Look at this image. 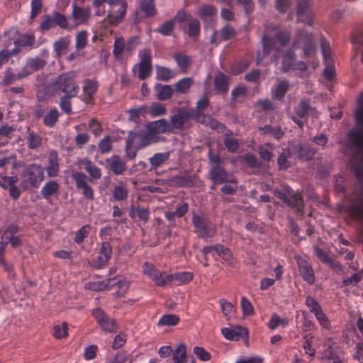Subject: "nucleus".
<instances>
[{"mask_svg":"<svg viewBox=\"0 0 363 363\" xmlns=\"http://www.w3.org/2000/svg\"><path fill=\"white\" fill-rule=\"evenodd\" d=\"M274 192L288 206L303 213V199L299 192L294 191L290 186H286L283 190L275 189Z\"/></svg>","mask_w":363,"mask_h":363,"instance_id":"3","label":"nucleus"},{"mask_svg":"<svg viewBox=\"0 0 363 363\" xmlns=\"http://www.w3.org/2000/svg\"><path fill=\"white\" fill-rule=\"evenodd\" d=\"M222 312L223 315L228 320L231 318L235 313V307L234 306L227 300L222 298L219 301Z\"/></svg>","mask_w":363,"mask_h":363,"instance_id":"51","label":"nucleus"},{"mask_svg":"<svg viewBox=\"0 0 363 363\" xmlns=\"http://www.w3.org/2000/svg\"><path fill=\"white\" fill-rule=\"evenodd\" d=\"M175 72L170 68L163 66L156 67V77L158 80L168 82L175 77Z\"/></svg>","mask_w":363,"mask_h":363,"instance_id":"39","label":"nucleus"},{"mask_svg":"<svg viewBox=\"0 0 363 363\" xmlns=\"http://www.w3.org/2000/svg\"><path fill=\"white\" fill-rule=\"evenodd\" d=\"M258 130L262 134L271 135L277 140L281 138L284 134L281 127L271 125H265L262 127H259Z\"/></svg>","mask_w":363,"mask_h":363,"instance_id":"38","label":"nucleus"},{"mask_svg":"<svg viewBox=\"0 0 363 363\" xmlns=\"http://www.w3.org/2000/svg\"><path fill=\"white\" fill-rule=\"evenodd\" d=\"M59 116V111L54 108L44 116L43 123L46 126L52 127L58 121Z\"/></svg>","mask_w":363,"mask_h":363,"instance_id":"49","label":"nucleus"},{"mask_svg":"<svg viewBox=\"0 0 363 363\" xmlns=\"http://www.w3.org/2000/svg\"><path fill=\"white\" fill-rule=\"evenodd\" d=\"M179 322V318L174 314L162 315L157 323L158 326H174Z\"/></svg>","mask_w":363,"mask_h":363,"instance_id":"48","label":"nucleus"},{"mask_svg":"<svg viewBox=\"0 0 363 363\" xmlns=\"http://www.w3.org/2000/svg\"><path fill=\"white\" fill-rule=\"evenodd\" d=\"M154 89L156 93V97L160 101L169 99L173 95L174 90L171 85L157 84Z\"/></svg>","mask_w":363,"mask_h":363,"instance_id":"28","label":"nucleus"},{"mask_svg":"<svg viewBox=\"0 0 363 363\" xmlns=\"http://www.w3.org/2000/svg\"><path fill=\"white\" fill-rule=\"evenodd\" d=\"M147 129L152 134H155V135L161 133H171L169 122L165 119H160L150 122L147 125Z\"/></svg>","mask_w":363,"mask_h":363,"instance_id":"23","label":"nucleus"},{"mask_svg":"<svg viewBox=\"0 0 363 363\" xmlns=\"http://www.w3.org/2000/svg\"><path fill=\"white\" fill-rule=\"evenodd\" d=\"M106 167L116 175H121L126 170V163L118 155H113L106 160Z\"/></svg>","mask_w":363,"mask_h":363,"instance_id":"20","label":"nucleus"},{"mask_svg":"<svg viewBox=\"0 0 363 363\" xmlns=\"http://www.w3.org/2000/svg\"><path fill=\"white\" fill-rule=\"evenodd\" d=\"M193 111H189L186 108H180L177 110V113L172 116L169 119V126L171 129V133H173L175 129L182 128L185 121L193 118Z\"/></svg>","mask_w":363,"mask_h":363,"instance_id":"10","label":"nucleus"},{"mask_svg":"<svg viewBox=\"0 0 363 363\" xmlns=\"http://www.w3.org/2000/svg\"><path fill=\"white\" fill-rule=\"evenodd\" d=\"M235 35V30L230 26H226L222 28L219 31L215 30L211 37L210 42L212 44L218 45L223 40L231 39Z\"/></svg>","mask_w":363,"mask_h":363,"instance_id":"19","label":"nucleus"},{"mask_svg":"<svg viewBox=\"0 0 363 363\" xmlns=\"http://www.w3.org/2000/svg\"><path fill=\"white\" fill-rule=\"evenodd\" d=\"M128 194V191L125 186L121 184L114 187L112 192V196L115 200L121 201L127 199Z\"/></svg>","mask_w":363,"mask_h":363,"instance_id":"50","label":"nucleus"},{"mask_svg":"<svg viewBox=\"0 0 363 363\" xmlns=\"http://www.w3.org/2000/svg\"><path fill=\"white\" fill-rule=\"evenodd\" d=\"M282 58L281 70L283 72H286L292 69L296 61V54L294 50L291 48L288 49L282 55Z\"/></svg>","mask_w":363,"mask_h":363,"instance_id":"33","label":"nucleus"},{"mask_svg":"<svg viewBox=\"0 0 363 363\" xmlns=\"http://www.w3.org/2000/svg\"><path fill=\"white\" fill-rule=\"evenodd\" d=\"M171 151L157 152L150 157L148 160L153 169L162 167L169 159Z\"/></svg>","mask_w":363,"mask_h":363,"instance_id":"29","label":"nucleus"},{"mask_svg":"<svg viewBox=\"0 0 363 363\" xmlns=\"http://www.w3.org/2000/svg\"><path fill=\"white\" fill-rule=\"evenodd\" d=\"M315 150L308 145H301L298 146V158L301 160L308 161L313 158L315 155Z\"/></svg>","mask_w":363,"mask_h":363,"instance_id":"44","label":"nucleus"},{"mask_svg":"<svg viewBox=\"0 0 363 363\" xmlns=\"http://www.w3.org/2000/svg\"><path fill=\"white\" fill-rule=\"evenodd\" d=\"M47 63V61L40 57H35L28 60L26 67L23 69L25 72H30V74L33 72H36L40 69H43Z\"/></svg>","mask_w":363,"mask_h":363,"instance_id":"34","label":"nucleus"},{"mask_svg":"<svg viewBox=\"0 0 363 363\" xmlns=\"http://www.w3.org/2000/svg\"><path fill=\"white\" fill-rule=\"evenodd\" d=\"M291 49H301L304 57H310L315 51L313 35L303 30H298L294 37Z\"/></svg>","mask_w":363,"mask_h":363,"instance_id":"4","label":"nucleus"},{"mask_svg":"<svg viewBox=\"0 0 363 363\" xmlns=\"http://www.w3.org/2000/svg\"><path fill=\"white\" fill-rule=\"evenodd\" d=\"M263 53L265 55H269L272 51H275V54L272 57V60L274 62H277L279 57L281 49L277 48L274 39L268 35H264L262 39Z\"/></svg>","mask_w":363,"mask_h":363,"instance_id":"17","label":"nucleus"},{"mask_svg":"<svg viewBox=\"0 0 363 363\" xmlns=\"http://www.w3.org/2000/svg\"><path fill=\"white\" fill-rule=\"evenodd\" d=\"M116 285V279L109 278L103 281H89L85 284V289L94 291L108 290Z\"/></svg>","mask_w":363,"mask_h":363,"instance_id":"24","label":"nucleus"},{"mask_svg":"<svg viewBox=\"0 0 363 363\" xmlns=\"http://www.w3.org/2000/svg\"><path fill=\"white\" fill-rule=\"evenodd\" d=\"M209 179L214 184L231 183L237 184V179L231 176L220 165H213L208 173Z\"/></svg>","mask_w":363,"mask_h":363,"instance_id":"9","label":"nucleus"},{"mask_svg":"<svg viewBox=\"0 0 363 363\" xmlns=\"http://www.w3.org/2000/svg\"><path fill=\"white\" fill-rule=\"evenodd\" d=\"M143 272L158 286H166V274L157 270L154 265L148 262L143 266Z\"/></svg>","mask_w":363,"mask_h":363,"instance_id":"13","label":"nucleus"},{"mask_svg":"<svg viewBox=\"0 0 363 363\" xmlns=\"http://www.w3.org/2000/svg\"><path fill=\"white\" fill-rule=\"evenodd\" d=\"M273 145L270 144H265L259 148V154L260 157L265 160L269 161L273 157Z\"/></svg>","mask_w":363,"mask_h":363,"instance_id":"62","label":"nucleus"},{"mask_svg":"<svg viewBox=\"0 0 363 363\" xmlns=\"http://www.w3.org/2000/svg\"><path fill=\"white\" fill-rule=\"evenodd\" d=\"M42 137L28 130L26 137L27 146L30 150H38L42 145Z\"/></svg>","mask_w":363,"mask_h":363,"instance_id":"40","label":"nucleus"},{"mask_svg":"<svg viewBox=\"0 0 363 363\" xmlns=\"http://www.w3.org/2000/svg\"><path fill=\"white\" fill-rule=\"evenodd\" d=\"M193 84L194 79L191 77L183 78L174 84V91L177 94H186L189 92Z\"/></svg>","mask_w":363,"mask_h":363,"instance_id":"37","label":"nucleus"},{"mask_svg":"<svg viewBox=\"0 0 363 363\" xmlns=\"http://www.w3.org/2000/svg\"><path fill=\"white\" fill-rule=\"evenodd\" d=\"M18 181L17 176L5 177L0 175V186L4 189H9Z\"/></svg>","mask_w":363,"mask_h":363,"instance_id":"60","label":"nucleus"},{"mask_svg":"<svg viewBox=\"0 0 363 363\" xmlns=\"http://www.w3.org/2000/svg\"><path fill=\"white\" fill-rule=\"evenodd\" d=\"M136 69H138V77L141 79H145L148 78L152 71V65H144V64H136L133 67V71Z\"/></svg>","mask_w":363,"mask_h":363,"instance_id":"47","label":"nucleus"},{"mask_svg":"<svg viewBox=\"0 0 363 363\" xmlns=\"http://www.w3.org/2000/svg\"><path fill=\"white\" fill-rule=\"evenodd\" d=\"M49 177H56L60 173V158L58 153L55 150L50 152L48 155V165L44 168Z\"/></svg>","mask_w":363,"mask_h":363,"instance_id":"16","label":"nucleus"},{"mask_svg":"<svg viewBox=\"0 0 363 363\" xmlns=\"http://www.w3.org/2000/svg\"><path fill=\"white\" fill-rule=\"evenodd\" d=\"M215 251L218 255L229 264H233V255L230 250L222 245H216Z\"/></svg>","mask_w":363,"mask_h":363,"instance_id":"52","label":"nucleus"},{"mask_svg":"<svg viewBox=\"0 0 363 363\" xmlns=\"http://www.w3.org/2000/svg\"><path fill=\"white\" fill-rule=\"evenodd\" d=\"M60 186L55 180H50L46 182L40 190L42 196L46 199H50L52 196H57L60 191Z\"/></svg>","mask_w":363,"mask_h":363,"instance_id":"26","label":"nucleus"},{"mask_svg":"<svg viewBox=\"0 0 363 363\" xmlns=\"http://www.w3.org/2000/svg\"><path fill=\"white\" fill-rule=\"evenodd\" d=\"M191 221L195 229L194 232L198 235L199 238L208 239L216 235V226L204 217L194 213Z\"/></svg>","mask_w":363,"mask_h":363,"instance_id":"6","label":"nucleus"},{"mask_svg":"<svg viewBox=\"0 0 363 363\" xmlns=\"http://www.w3.org/2000/svg\"><path fill=\"white\" fill-rule=\"evenodd\" d=\"M112 255V246L108 242L101 244L99 255L95 261V267L101 269L106 266Z\"/></svg>","mask_w":363,"mask_h":363,"instance_id":"15","label":"nucleus"},{"mask_svg":"<svg viewBox=\"0 0 363 363\" xmlns=\"http://www.w3.org/2000/svg\"><path fill=\"white\" fill-rule=\"evenodd\" d=\"M52 85L57 91H60L65 95L76 96L79 91L78 84L74 82L73 75L70 73H64L59 75Z\"/></svg>","mask_w":363,"mask_h":363,"instance_id":"5","label":"nucleus"},{"mask_svg":"<svg viewBox=\"0 0 363 363\" xmlns=\"http://www.w3.org/2000/svg\"><path fill=\"white\" fill-rule=\"evenodd\" d=\"M70 43L71 41L69 37L60 38L59 40H56L53 43V48L57 55L61 56L64 55L67 52Z\"/></svg>","mask_w":363,"mask_h":363,"instance_id":"41","label":"nucleus"},{"mask_svg":"<svg viewBox=\"0 0 363 363\" xmlns=\"http://www.w3.org/2000/svg\"><path fill=\"white\" fill-rule=\"evenodd\" d=\"M295 113L296 116L301 118L311 115L313 117H318V111L310 104L308 100L301 99L297 106L295 108Z\"/></svg>","mask_w":363,"mask_h":363,"instance_id":"22","label":"nucleus"},{"mask_svg":"<svg viewBox=\"0 0 363 363\" xmlns=\"http://www.w3.org/2000/svg\"><path fill=\"white\" fill-rule=\"evenodd\" d=\"M171 185L180 187L189 186L193 184L194 180L189 174L176 175L169 179Z\"/></svg>","mask_w":363,"mask_h":363,"instance_id":"36","label":"nucleus"},{"mask_svg":"<svg viewBox=\"0 0 363 363\" xmlns=\"http://www.w3.org/2000/svg\"><path fill=\"white\" fill-rule=\"evenodd\" d=\"M129 215L133 218H138L140 220L146 223L149 220L150 211L147 208L135 206L130 209Z\"/></svg>","mask_w":363,"mask_h":363,"instance_id":"45","label":"nucleus"},{"mask_svg":"<svg viewBox=\"0 0 363 363\" xmlns=\"http://www.w3.org/2000/svg\"><path fill=\"white\" fill-rule=\"evenodd\" d=\"M275 38L280 45L284 47L290 43L291 33L287 30H282L276 33Z\"/></svg>","mask_w":363,"mask_h":363,"instance_id":"64","label":"nucleus"},{"mask_svg":"<svg viewBox=\"0 0 363 363\" xmlns=\"http://www.w3.org/2000/svg\"><path fill=\"white\" fill-rule=\"evenodd\" d=\"M309 6V0H299L297 6V16L298 21H301L311 26L313 23V20L308 11Z\"/></svg>","mask_w":363,"mask_h":363,"instance_id":"21","label":"nucleus"},{"mask_svg":"<svg viewBox=\"0 0 363 363\" xmlns=\"http://www.w3.org/2000/svg\"><path fill=\"white\" fill-rule=\"evenodd\" d=\"M221 333L223 337L228 340L238 341L242 339L245 341H248L249 340L248 330L240 325L223 328L221 329Z\"/></svg>","mask_w":363,"mask_h":363,"instance_id":"11","label":"nucleus"},{"mask_svg":"<svg viewBox=\"0 0 363 363\" xmlns=\"http://www.w3.org/2000/svg\"><path fill=\"white\" fill-rule=\"evenodd\" d=\"M167 109L164 106L157 102H152L150 106L149 113L153 116H160L165 115Z\"/></svg>","mask_w":363,"mask_h":363,"instance_id":"57","label":"nucleus"},{"mask_svg":"<svg viewBox=\"0 0 363 363\" xmlns=\"http://www.w3.org/2000/svg\"><path fill=\"white\" fill-rule=\"evenodd\" d=\"M223 141L229 152H235L239 148V142L235 138L225 136Z\"/></svg>","mask_w":363,"mask_h":363,"instance_id":"59","label":"nucleus"},{"mask_svg":"<svg viewBox=\"0 0 363 363\" xmlns=\"http://www.w3.org/2000/svg\"><path fill=\"white\" fill-rule=\"evenodd\" d=\"M194 275L191 272H182L172 274H166V285L175 282L177 285L186 284L192 280Z\"/></svg>","mask_w":363,"mask_h":363,"instance_id":"25","label":"nucleus"},{"mask_svg":"<svg viewBox=\"0 0 363 363\" xmlns=\"http://www.w3.org/2000/svg\"><path fill=\"white\" fill-rule=\"evenodd\" d=\"M170 363H187L186 347L184 344H180L174 351Z\"/></svg>","mask_w":363,"mask_h":363,"instance_id":"42","label":"nucleus"},{"mask_svg":"<svg viewBox=\"0 0 363 363\" xmlns=\"http://www.w3.org/2000/svg\"><path fill=\"white\" fill-rule=\"evenodd\" d=\"M140 8L147 16H152L156 13L152 0H143L140 3Z\"/></svg>","mask_w":363,"mask_h":363,"instance_id":"63","label":"nucleus"},{"mask_svg":"<svg viewBox=\"0 0 363 363\" xmlns=\"http://www.w3.org/2000/svg\"><path fill=\"white\" fill-rule=\"evenodd\" d=\"M53 336L58 340L67 337L68 336L67 323H62L60 325H55L53 329Z\"/></svg>","mask_w":363,"mask_h":363,"instance_id":"56","label":"nucleus"},{"mask_svg":"<svg viewBox=\"0 0 363 363\" xmlns=\"http://www.w3.org/2000/svg\"><path fill=\"white\" fill-rule=\"evenodd\" d=\"M160 138L158 135H155V134L147 130L145 133L141 134V139L138 145V149H142L152 143H158L160 140Z\"/></svg>","mask_w":363,"mask_h":363,"instance_id":"43","label":"nucleus"},{"mask_svg":"<svg viewBox=\"0 0 363 363\" xmlns=\"http://www.w3.org/2000/svg\"><path fill=\"white\" fill-rule=\"evenodd\" d=\"M91 230V226L89 225H83L79 230H78L74 238V240L76 243L80 244L82 243L84 238H86Z\"/></svg>","mask_w":363,"mask_h":363,"instance_id":"58","label":"nucleus"},{"mask_svg":"<svg viewBox=\"0 0 363 363\" xmlns=\"http://www.w3.org/2000/svg\"><path fill=\"white\" fill-rule=\"evenodd\" d=\"M72 15L73 19L78 23H84L90 17V10L89 9H82L74 4Z\"/></svg>","mask_w":363,"mask_h":363,"instance_id":"30","label":"nucleus"},{"mask_svg":"<svg viewBox=\"0 0 363 363\" xmlns=\"http://www.w3.org/2000/svg\"><path fill=\"white\" fill-rule=\"evenodd\" d=\"M173 58L182 72L186 73L189 71V67L192 62L191 57L189 55L181 52H176L174 54Z\"/></svg>","mask_w":363,"mask_h":363,"instance_id":"27","label":"nucleus"},{"mask_svg":"<svg viewBox=\"0 0 363 363\" xmlns=\"http://www.w3.org/2000/svg\"><path fill=\"white\" fill-rule=\"evenodd\" d=\"M127 9L128 4L125 2L111 6L108 11L104 22L108 25L117 26L123 21Z\"/></svg>","mask_w":363,"mask_h":363,"instance_id":"8","label":"nucleus"},{"mask_svg":"<svg viewBox=\"0 0 363 363\" xmlns=\"http://www.w3.org/2000/svg\"><path fill=\"white\" fill-rule=\"evenodd\" d=\"M71 174L73 180L75 182L77 189L82 191L84 197L87 200H94V190L91 188V186L88 184V179L86 175L84 173L75 170H72Z\"/></svg>","mask_w":363,"mask_h":363,"instance_id":"7","label":"nucleus"},{"mask_svg":"<svg viewBox=\"0 0 363 363\" xmlns=\"http://www.w3.org/2000/svg\"><path fill=\"white\" fill-rule=\"evenodd\" d=\"M35 43V37L32 35H22L16 41V47H32Z\"/></svg>","mask_w":363,"mask_h":363,"instance_id":"54","label":"nucleus"},{"mask_svg":"<svg viewBox=\"0 0 363 363\" xmlns=\"http://www.w3.org/2000/svg\"><path fill=\"white\" fill-rule=\"evenodd\" d=\"M20 179L23 190L38 189L45 179L44 168L40 164H30L23 170Z\"/></svg>","mask_w":363,"mask_h":363,"instance_id":"2","label":"nucleus"},{"mask_svg":"<svg viewBox=\"0 0 363 363\" xmlns=\"http://www.w3.org/2000/svg\"><path fill=\"white\" fill-rule=\"evenodd\" d=\"M289 89V83L286 81L280 82L276 89L272 91L273 96L279 100L284 98Z\"/></svg>","mask_w":363,"mask_h":363,"instance_id":"53","label":"nucleus"},{"mask_svg":"<svg viewBox=\"0 0 363 363\" xmlns=\"http://www.w3.org/2000/svg\"><path fill=\"white\" fill-rule=\"evenodd\" d=\"M123 53H126L125 39L123 37L116 38L113 44V55L116 59H119Z\"/></svg>","mask_w":363,"mask_h":363,"instance_id":"46","label":"nucleus"},{"mask_svg":"<svg viewBox=\"0 0 363 363\" xmlns=\"http://www.w3.org/2000/svg\"><path fill=\"white\" fill-rule=\"evenodd\" d=\"M30 74V72H25L22 69L21 72L17 74H13L11 69H8L4 74V78L1 81V84L2 86H6L11 84L12 82L21 79L22 78L26 77L27 76Z\"/></svg>","mask_w":363,"mask_h":363,"instance_id":"32","label":"nucleus"},{"mask_svg":"<svg viewBox=\"0 0 363 363\" xmlns=\"http://www.w3.org/2000/svg\"><path fill=\"white\" fill-rule=\"evenodd\" d=\"M354 114L356 122L362 128L352 130L348 137L355 147L351 162L359 183L354 185L347 196L346 211L353 219L363 221V93L359 97Z\"/></svg>","mask_w":363,"mask_h":363,"instance_id":"1","label":"nucleus"},{"mask_svg":"<svg viewBox=\"0 0 363 363\" xmlns=\"http://www.w3.org/2000/svg\"><path fill=\"white\" fill-rule=\"evenodd\" d=\"M291 156V151L289 148L284 150L283 152L278 157V165L281 169H288L291 163L289 161V157Z\"/></svg>","mask_w":363,"mask_h":363,"instance_id":"55","label":"nucleus"},{"mask_svg":"<svg viewBox=\"0 0 363 363\" xmlns=\"http://www.w3.org/2000/svg\"><path fill=\"white\" fill-rule=\"evenodd\" d=\"M216 9L213 6L206 5L201 6L199 10V16L204 20L216 14Z\"/></svg>","mask_w":363,"mask_h":363,"instance_id":"61","label":"nucleus"},{"mask_svg":"<svg viewBox=\"0 0 363 363\" xmlns=\"http://www.w3.org/2000/svg\"><path fill=\"white\" fill-rule=\"evenodd\" d=\"M93 315L104 330L109 333H113L116 330V321L106 316L101 309L96 308L94 310Z\"/></svg>","mask_w":363,"mask_h":363,"instance_id":"14","label":"nucleus"},{"mask_svg":"<svg viewBox=\"0 0 363 363\" xmlns=\"http://www.w3.org/2000/svg\"><path fill=\"white\" fill-rule=\"evenodd\" d=\"M214 86L216 90L219 93H226L229 89V79L223 74H218L214 79Z\"/></svg>","mask_w":363,"mask_h":363,"instance_id":"35","label":"nucleus"},{"mask_svg":"<svg viewBox=\"0 0 363 363\" xmlns=\"http://www.w3.org/2000/svg\"><path fill=\"white\" fill-rule=\"evenodd\" d=\"M295 259L303 279L310 285L313 284L315 281V277L311 265L301 256L296 255Z\"/></svg>","mask_w":363,"mask_h":363,"instance_id":"12","label":"nucleus"},{"mask_svg":"<svg viewBox=\"0 0 363 363\" xmlns=\"http://www.w3.org/2000/svg\"><path fill=\"white\" fill-rule=\"evenodd\" d=\"M76 164L83 166L84 170L92 179H99L102 177L101 170L87 157L78 158Z\"/></svg>","mask_w":363,"mask_h":363,"instance_id":"18","label":"nucleus"},{"mask_svg":"<svg viewBox=\"0 0 363 363\" xmlns=\"http://www.w3.org/2000/svg\"><path fill=\"white\" fill-rule=\"evenodd\" d=\"M98 89V83L96 81L87 79L83 87L84 90V101L86 103L91 101L94 95Z\"/></svg>","mask_w":363,"mask_h":363,"instance_id":"31","label":"nucleus"}]
</instances>
